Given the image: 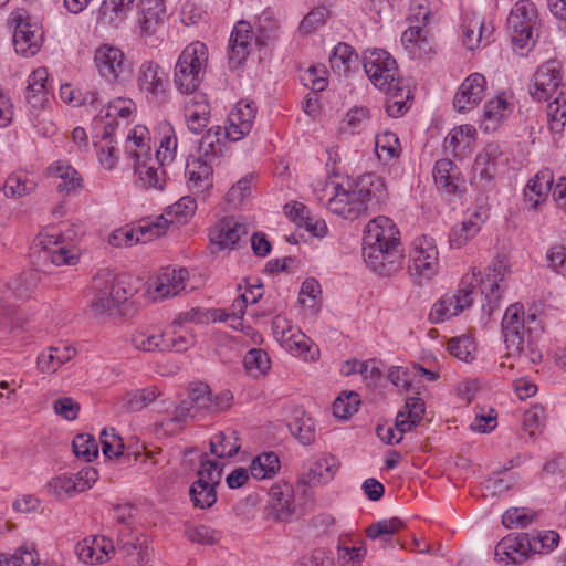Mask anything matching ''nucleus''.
Returning a JSON list of instances; mask_svg holds the SVG:
<instances>
[{
  "instance_id": "obj_64",
  "label": "nucleus",
  "mask_w": 566,
  "mask_h": 566,
  "mask_svg": "<svg viewBox=\"0 0 566 566\" xmlns=\"http://www.w3.org/2000/svg\"><path fill=\"white\" fill-rule=\"evenodd\" d=\"M102 450L105 457L112 459L123 453L124 444L122 438L116 434L115 429H104L101 432Z\"/></svg>"
},
{
  "instance_id": "obj_17",
  "label": "nucleus",
  "mask_w": 566,
  "mask_h": 566,
  "mask_svg": "<svg viewBox=\"0 0 566 566\" xmlns=\"http://www.w3.org/2000/svg\"><path fill=\"white\" fill-rule=\"evenodd\" d=\"M564 90L558 65L555 61L544 63L534 74L531 95L537 101L553 99Z\"/></svg>"
},
{
  "instance_id": "obj_25",
  "label": "nucleus",
  "mask_w": 566,
  "mask_h": 566,
  "mask_svg": "<svg viewBox=\"0 0 566 566\" xmlns=\"http://www.w3.org/2000/svg\"><path fill=\"white\" fill-rule=\"evenodd\" d=\"M188 95L184 108L187 127L191 133L199 134L210 123V104L202 93Z\"/></svg>"
},
{
  "instance_id": "obj_58",
  "label": "nucleus",
  "mask_w": 566,
  "mask_h": 566,
  "mask_svg": "<svg viewBox=\"0 0 566 566\" xmlns=\"http://www.w3.org/2000/svg\"><path fill=\"white\" fill-rule=\"evenodd\" d=\"M329 17V11L326 7L321 6L312 9L301 21L298 31L302 34H311L321 28Z\"/></svg>"
},
{
  "instance_id": "obj_61",
  "label": "nucleus",
  "mask_w": 566,
  "mask_h": 566,
  "mask_svg": "<svg viewBox=\"0 0 566 566\" xmlns=\"http://www.w3.org/2000/svg\"><path fill=\"white\" fill-rule=\"evenodd\" d=\"M291 433L297 438V440L307 446L314 440V423L310 417L295 418L289 424Z\"/></svg>"
},
{
  "instance_id": "obj_62",
  "label": "nucleus",
  "mask_w": 566,
  "mask_h": 566,
  "mask_svg": "<svg viewBox=\"0 0 566 566\" xmlns=\"http://www.w3.org/2000/svg\"><path fill=\"white\" fill-rule=\"evenodd\" d=\"M547 268L562 276H566V247L554 244L546 252Z\"/></svg>"
},
{
  "instance_id": "obj_35",
  "label": "nucleus",
  "mask_w": 566,
  "mask_h": 566,
  "mask_svg": "<svg viewBox=\"0 0 566 566\" xmlns=\"http://www.w3.org/2000/svg\"><path fill=\"white\" fill-rule=\"evenodd\" d=\"M485 218L483 213L476 211L472 213L469 219L463 220L461 223L455 224L449 234V242L451 248L460 249L465 245L472 238H474L481 230Z\"/></svg>"
},
{
  "instance_id": "obj_31",
  "label": "nucleus",
  "mask_w": 566,
  "mask_h": 566,
  "mask_svg": "<svg viewBox=\"0 0 566 566\" xmlns=\"http://www.w3.org/2000/svg\"><path fill=\"white\" fill-rule=\"evenodd\" d=\"M505 273V266L501 263H494L489 268L486 277L481 280V293L485 294L486 304H483V311L489 315L497 307L499 301L501 300V287L500 282L503 280Z\"/></svg>"
},
{
  "instance_id": "obj_43",
  "label": "nucleus",
  "mask_w": 566,
  "mask_h": 566,
  "mask_svg": "<svg viewBox=\"0 0 566 566\" xmlns=\"http://www.w3.org/2000/svg\"><path fill=\"white\" fill-rule=\"evenodd\" d=\"M280 469L279 457L274 452H263L250 464L251 475L256 480L271 479Z\"/></svg>"
},
{
  "instance_id": "obj_27",
  "label": "nucleus",
  "mask_w": 566,
  "mask_h": 566,
  "mask_svg": "<svg viewBox=\"0 0 566 566\" xmlns=\"http://www.w3.org/2000/svg\"><path fill=\"white\" fill-rule=\"evenodd\" d=\"M252 38L253 33L249 22L239 21L234 25L229 40V62L232 66L237 67L245 61L250 54Z\"/></svg>"
},
{
  "instance_id": "obj_42",
  "label": "nucleus",
  "mask_w": 566,
  "mask_h": 566,
  "mask_svg": "<svg viewBox=\"0 0 566 566\" xmlns=\"http://www.w3.org/2000/svg\"><path fill=\"white\" fill-rule=\"evenodd\" d=\"M358 60V55L347 43H338L332 51L329 63L332 70L338 75L347 76L350 67Z\"/></svg>"
},
{
  "instance_id": "obj_22",
  "label": "nucleus",
  "mask_w": 566,
  "mask_h": 566,
  "mask_svg": "<svg viewBox=\"0 0 566 566\" xmlns=\"http://www.w3.org/2000/svg\"><path fill=\"white\" fill-rule=\"evenodd\" d=\"M486 86L485 77L480 73L469 75L459 87L453 106L458 112L472 109L484 97Z\"/></svg>"
},
{
  "instance_id": "obj_34",
  "label": "nucleus",
  "mask_w": 566,
  "mask_h": 566,
  "mask_svg": "<svg viewBox=\"0 0 566 566\" xmlns=\"http://www.w3.org/2000/svg\"><path fill=\"white\" fill-rule=\"evenodd\" d=\"M226 130L221 126H214L208 129L199 144V157L216 163L223 156L226 150Z\"/></svg>"
},
{
  "instance_id": "obj_59",
  "label": "nucleus",
  "mask_w": 566,
  "mask_h": 566,
  "mask_svg": "<svg viewBox=\"0 0 566 566\" xmlns=\"http://www.w3.org/2000/svg\"><path fill=\"white\" fill-rule=\"evenodd\" d=\"M536 514L525 507H511L502 516L503 525L507 528L518 526L527 527L535 520Z\"/></svg>"
},
{
  "instance_id": "obj_11",
  "label": "nucleus",
  "mask_w": 566,
  "mask_h": 566,
  "mask_svg": "<svg viewBox=\"0 0 566 566\" xmlns=\"http://www.w3.org/2000/svg\"><path fill=\"white\" fill-rule=\"evenodd\" d=\"M339 468V461L331 454L313 455L302 464L298 483L307 488H317L331 482Z\"/></svg>"
},
{
  "instance_id": "obj_60",
  "label": "nucleus",
  "mask_w": 566,
  "mask_h": 566,
  "mask_svg": "<svg viewBox=\"0 0 566 566\" xmlns=\"http://www.w3.org/2000/svg\"><path fill=\"white\" fill-rule=\"evenodd\" d=\"M35 187L36 184L31 179L11 176L7 179L3 189L7 197H23L31 193Z\"/></svg>"
},
{
  "instance_id": "obj_29",
  "label": "nucleus",
  "mask_w": 566,
  "mask_h": 566,
  "mask_svg": "<svg viewBox=\"0 0 566 566\" xmlns=\"http://www.w3.org/2000/svg\"><path fill=\"white\" fill-rule=\"evenodd\" d=\"M187 277L188 271L186 269H166L154 283V298L164 300L178 295L185 290Z\"/></svg>"
},
{
  "instance_id": "obj_21",
  "label": "nucleus",
  "mask_w": 566,
  "mask_h": 566,
  "mask_svg": "<svg viewBox=\"0 0 566 566\" xmlns=\"http://www.w3.org/2000/svg\"><path fill=\"white\" fill-rule=\"evenodd\" d=\"M528 543V533L507 535L503 537L495 546V558L499 562L520 565L524 563L532 554L531 549L527 547Z\"/></svg>"
},
{
  "instance_id": "obj_44",
  "label": "nucleus",
  "mask_w": 566,
  "mask_h": 566,
  "mask_svg": "<svg viewBox=\"0 0 566 566\" xmlns=\"http://www.w3.org/2000/svg\"><path fill=\"white\" fill-rule=\"evenodd\" d=\"M548 127L560 133L566 124V92L562 90L547 105Z\"/></svg>"
},
{
  "instance_id": "obj_46",
  "label": "nucleus",
  "mask_w": 566,
  "mask_h": 566,
  "mask_svg": "<svg viewBox=\"0 0 566 566\" xmlns=\"http://www.w3.org/2000/svg\"><path fill=\"white\" fill-rule=\"evenodd\" d=\"M559 535L555 531H543L528 533L527 544L528 549L532 554H546L557 547L559 543Z\"/></svg>"
},
{
  "instance_id": "obj_45",
  "label": "nucleus",
  "mask_w": 566,
  "mask_h": 566,
  "mask_svg": "<svg viewBox=\"0 0 566 566\" xmlns=\"http://www.w3.org/2000/svg\"><path fill=\"white\" fill-rule=\"evenodd\" d=\"M457 168L450 159H440L433 167V179L438 188L448 193H452L457 189L454 182Z\"/></svg>"
},
{
  "instance_id": "obj_39",
  "label": "nucleus",
  "mask_w": 566,
  "mask_h": 566,
  "mask_svg": "<svg viewBox=\"0 0 566 566\" xmlns=\"http://www.w3.org/2000/svg\"><path fill=\"white\" fill-rule=\"evenodd\" d=\"M240 448L239 433L233 429L219 431L210 440V451L218 458H232Z\"/></svg>"
},
{
  "instance_id": "obj_32",
  "label": "nucleus",
  "mask_w": 566,
  "mask_h": 566,
  "mask_svg": "<svg viewBox=\"0 0 566 566\" xmlns=\"http://www.w3.org/2000/svg\"><path fill=\"white\" fill-rule=\"evenodd\" d=\"M553 182L554 176L549 169L538 171L535 177L527 182L524 189V198L530 208L537 209L539 205L546 200Z\"/></svg>"
},
{
  "instance_id": "obj_56",
  "label": "nucleus",
  "mask_w": 566,
  "mask_h": 566,
  "mask_svg": "<svg viewBox=\"0 0 566 566\" xmlns=\"http://www.w3.org/2000/svg\"><path fill=\"white\" fill-rule=\"evenodd\" d=\"M474 134L475 129L471 125H461L459 127H455L444 138V149L454 153L455 149L461 145L468 147Z\"/></svg>"
},
{
  "instance_id": "obj_2",
  "label": "nucleus",
  "mask_w": 566,
  "mask_h": 566,
  "mask_svg": "<svg viewBox=\"0 0 566 566\" xmlns=\"http://www.w3.org/2000/svg\"><path fill=\"white\" fill-rule=\"evenodd\" d=\"M335 193L327 201V208L333 213L349 220H355L369 211H376L386 199L385 184L376 175L361 177L348 190L335 186Z\"/></svg>"
},
{
  "instance_id": "obj_63",
  "label": "nucleus",
  "mask_w": 566,
  "mask_h": 566,
  "mask_svg": "<svg viewBox=\"0 0 566 566\" xmlns=\"http://www.w3.org/2000/svg\"><path fill=\"white\" fill-rule=\"evenodd\" d=\"M186 535L192 543L201 545L217 544L221 537L218 531L206 525L188 527L186 530Z\"/></svg>"
},
{
  "instance_id": "obj_53",
  "label": "nucleus",
  "mask_w": 566,
  "mask_h": 566,
  "mask_svg": "<svg viewBox=\"0 0 566 566\" xmlns=\"http://www.w3.org/2000/svg\"><path fill=\"white\" fill-rule=\"evenodd\" d=\"M72 447L75 455L86 462L93 461L98 455L97 443L91 434H77L73 439Z\"/></svg>"
},
{
  "instance_id": "obj_38",
  "label": "nucleus",
  "mask_w": 566,
  "mask_h": 566,
  "mask_svg": "<svg viewBox=\"0 0 566 566\" xmlns=\"http://www.w3.org/2000/svg\"><path fill=\"white\" fill-rule=\"evenodd\" d=\"M390 92H384L387 95L385 108L390 117L402 116L410 107V101L413 98L412 91L405 81L399 85H394Z\"/></svg>"
},
{
  "instance_id": "obj_55",
  "label": "nucleus",
  "mask_w": 566,
  "mask_h": 566,
  "mask_svg": "<svg viewBox=\"0 0 566 566\" xmlns=\"http://www.w3.org/2000/svg\"><path fill=\"white\" fill-rule=\"evenodd\" d=\"M360 400L357 392H344L333 403V415L340 419H347L357 412Z\"/></svg>"
},
{
  "instance_id": "obj_9",
  "label": "nucleus",
  "mask_w": 566,
  "mask_h": 566,
  "mask_svg": "<svg viewBox=\"0 0 566 566\" xmlns=\"http://www.w3.org/2000/svg\"><path fill=\"white\" fill-rule=\"evenodd\" d=\"M480 271H473L471 277L465 276L462 280V285L454 294H446L438 302H436L429 314L432 323H442L453 316L459 315L462 311L470 307L473 302V282H479L478 276Z\"/></svg>"
},
{
  "instance_id": "obj_6",
  "label": "nucleus",
  "mask_w": 566,
  "mask_h": 566,
  "mask_svg": "<svg viewBox=\"0 0 566 566\" xmlns=\"http://www.w3.org/2000/svg\"><path fill=\"white\" fill-rule=\"evenodd\" d=\"M431 15L429 8L418 4L411 8L410 27L401 35V43L406 51L416 59L427 56L432 52V39L427 28Z\"/></svg>"
},
{
  "instance_id": "obj_18",
  "label": "nucleus",
  "mask_w": 566,
  "mask_h": 566,
  "mask_svg": "<svg viewBox=\"0 0 566 566\" xmlns=\"http://www.w3.org/2000/svg\"><path fill=\"white\" fill-rule=\"evenodd\" d=\"M256 115V105L253 101H241L235 104L228 116L226 137L231 142L241 140L252 127Z\"/></svg>"
},
{
  "instance_id": "obj_33",
  "label": "nucleus",
  "mask_w": 566,
  "mask_h": 566,
  "mask_svg": "<svg viewBox=\"0 0 566 566\" xmlns=\"http://www.w3.org/2000/svg\"><path fill=\"white\" fill-rule=\"evenodd\" d=\"M46 176L59 178L61 182L56 189L64 195L75 193L82 188V178L80 174L65 161H54L46 168Z\"/></svg>"
},
{
  "instance_id": "obj_37",
  "label": "nucleus",
  "mask_w": 566,
  "mask_h": 566,
  "mask_svg": "<svg viewBox=\"0 0 566 566\" xmlns=\"http://www.w3.org/2000/svg\"><path fill=\"white\" fill-rule=\"evenodd\" d=\"M75 354V348L70 345L51 346L48 352L39 355L38 368L43 374L55 373L62 365L70 361Z\"/></svg>"
},
{
  "instance_id": "obj_3",
  "label": "nucleus",
  "mask_w": 566,
  "mask_h": 566,
  "mask_svg": "<svg viewBox=\"0 0 566 566\" xmlns=\"http://www.w3.org/2000/svg\"><path fill=\"white\" fill-rule=\"evenodd\" d=\"M524 311L518 304L509 306L502 319V334L509 356H516L522 364H537L542 354L532 340L525 338Z\"/></svg>"
},
{
  "instance_id": "obj_30",
  "label": "nucleus",
  "mask_w": 566,
  "mask_h": 566,
  "mask_svg": "<svg viewBox=\"0 0 566 566\" xmlns=\"http://www.w3.org/2000/svg\"><path fill=\"white\" fill-rule=\"evenodd\" d=\"M269 507L277 521H287L294 512V493L289 484H275L269 491Z\"/></svg>"
},
{
  "instance_id": "obj_7",
  "label": "nucleus",
  "mask_w": 566,
  "mask_h": 566,
  "mask_svg": "<svg viewBox=\"0 0 566 566\" xmlns=\"http://www.w3.org/2000/svg\"><path fill=\"white\" fill-rule=\"evenodd\" d=\"M272 331L281 346L294 356H301L306 360H315L318 348L314 347L311 339L295 325L283 316H275L272 321Z\"/></svg>"
},
{
  "instance_id": "obj_47",
  "label": "nucleus",
  "mask_w": 566,
  "mask_h": 566,
  "mask_svg": "<svg viewBox=\"0 0 566 566\" xmlns=\"http://www.w3.org/2000/svg\"><path fill=\"white\" fill-rule=\"evenodd\" d=\"M403 522L397 517L382 520L368 526L366 535L370 539L380 538L384 542H388L389 538L403 528Z\"/></svg>"
},
{
  "instance_id": "obj_8",
  "label": "nucleus",
  "mask_w": 566,
  "mask_h": 566,
  "mask_svg": "<svg viewBox=\"0 0 566 566\" xmlns=\"http://www.w3.org/2000/svg\"><path fill=\"white\" fill-rule=\"evenodd\" d=\"M439 251L429 237H421L413 241L410 252L409 272L418 284L430 281L439 271Z\"/></svg>"
},
{
  "instance_id": "obj_26",
  "label": "nucleus",
  "mask_w": 566,
  "mask_h": 566,
  "mask_svg": "<svg viewBox=\"0 0 566 566\" xmlns=\"http://www.w3.org/2000/svg\"><path fill=\"white\" fill-rule=\"evenodd\" d=\"M213 163L201 157H190L186 164L188 188L196 195L212 187Z\"/></svg>"
},
{
  "instance_id": "obj_36",
  "label": "nucleus",
  "mask_w": 566,
  "mask_h": 566,
  "mask_svg": "<svg viewBox=\"0 0 566 566\" xmlns=\"http://www.w3.org/2000/svg\"><path fill=\"white\" fill-rule=\"evenodd\" d=\"M211 390L206 384L196 385L190 391V402L184 401L175 410V420L184 421L186 418H196L199 409H206L210 401Z\"/></svg>"
},
{
  "instance_id": "obj_4",
  "label": "nucleus",
  "mask_w": 566,
  "mask_h": 566,
  "mask_svg": "<svg viewBox=\"0 0 566 566\" xmlns=\"http://www.w3.org/2000/svg\"><path fill=\"white\" fill-rule=\"evenodd\" d=\"M208 62L205 43L196 41L180 53L174 72V83L181 93L192 94L199 87Z\"/></svg>"
},
{
  "instance_id": "obj_1",
  "label": "nucleus",
  "mask_w": 566,
  "mask_h": 566,
  "mask_svg": "<svg viewBox=\"0 0 566 566\" xmlns=\"http://www.w3.org/2000/svg\"><path fill=\"white\" fill-rule=\"evenodd\" d=\"M363 255L371 271L390 276L402 265L400 232L396 224L386 216L370 220L365 228Z\"/></svg>"
},
{
  "instance_id": "obj_13",
  "label": "nucleus",
  "mask_w": 566,
  "mask_h": 566,
  "mask_svg": "<svg viewBox=\"0 0 566 566\" xmlns=\"http://www.w3.org/2000/svg\"><path fill=\"white\" fill-rule=\"evenodd\" d=\"M168 221L159 216L155 221H145L137 229L120 228L115 230L108 238L112 247H132L138 242H146L165 233Z\"/></svg>"
},
{
  "instance_id": "obj_28",
  "label": "nucleus",
  "mask_w": 566,
  "mask_h": 566,
  "mask_svg": "<svg viewBox=\"0 0 566 566\" xmlns=\"http://www.w3.org/2000/svg\"><path fill=\"white\" fill-rule=\"evenodd\" d=\"M113 549L112 542L104 536L85 538L75 546L78 559L85 564L103 563Z\"/></svg>"
},
{
  "instance_id": "obj_10",
  "label": "nucleus",
  "mask_w": 566,
  "mask_h": 566,
  "mask_svg": "<svg viewBox=\"0 0 566 566\" xmlns=\"http://www.w3.org/2000/svg\"><path fill=\"white\" fill-rule=\"evenodd\" d=\"M537 21V10L530 0H520L511 9L506 28L512 42L518 48H525L533 41V30Z\"/></svg>"
},
{
  "instance_id": "obj_16",
  "label": "nucleus",
  "mask_w": 566,
  "mask_h": 566,
  "mask_svg": "<svg viewBox=\"0 0 566 566\" xmlns=\"http://www.w3.org/2000/svg\"><path fill=\"white\" fill-rule=\"evenodd\" d=\"M42 244V258L50 260L53 265H75L80 254L77 250L65 242V235L55 232L42 233L39 238Z\"/></svg>"
},
{
  "instance_id": "obj_49",
  "label": "nucleus",
  "mask_w": 566,
  "mask_h": 566,
  "mask_svg": "<svg viewBox=\"0 0 566 566\" xmlns=\"http://www.w3.org/2000/svg\"><path fill=\"white\" fill-rule=\"evenodd\" d=\"M82 486H76L73 475L62 474L50 480L48 489L57 499L72 497L83 492Z\"/></svg>"
},
{
  "instance_id": "obj_48",
  "label": "nucleus",
  "mask_w": 566,
  "mask_h": 566,
  "mask_svg": "<svg viewBox=\"0 0 566 566\" xmlns=\"http://www.w3.org/2000/svg\"><path fill=\"white\" fill-rule=\"evenodd\" d=\"M0 566H39V555L34 548L21 546L11 555H0Z\"/></svg>"
},
{
  "instance_id": "obj_52",
  "label": "nucleus",
  "mask_w": 566,
  "mask_h": 566,
  "mask_svg": "<svg viewBox=\"0 0 566 566\" xmlns=\"http://www.w3.org/2000/svg\"><path fill=\"white\" fill-rule=\"evenodd\" d=\"M190 499L196 507L209 509L217 502L216 489L195 481L189 490Z\"/></svg>"
},
{
  "instance_id": "obj_15",
  "label": "nucleus",
  "mask_w": 566,
  "mask_h": 566,
  "mask_svg": "<svg viewBox=\"0 0 566 566\" xmlns=\"http://www.w3.org/2000/svg\"><path fill=\"white\" fill-rule=\"evenodd\" d=\"M97 291L92 307L96 313H106L127 298V292L119 280L107 275L94 277Z\"/></svg>"
},
{
  "instance_id": "obj_5",
  "label": "nucleus",
  "mask_w": 566,
  "mask_h": 566,
  "mask_svg": "<svg viewBox=\"0 0 566 566\" xmlns=\"http://www.w3.org/2000/svg\"><path fill=\"white\" fill-rule=\"evenodd\" d=\"M363 66L370 82L382 92H390L392 86L403 80L399 76L396 60L382 49L366 50Z\"/></svg>"
},
{
  "instance_id": "obj_14",
  "label": "nucleus",
  "mask_w": 566,
  "mask_h": 566,
  "mask_svg": "<svg viewBox=\"0 0 566 566\" xmlns=\"http://www.w3.org/2000/svg\"><path fill=\"white\" fill-rule=\"evenodd\" d=\"M247 234V226L230 216L219 219L210 228L209 240L217 251L233 250L239 247L240 240Z\"/></svg>"
},
{
  "instance_id": "obj_50",
  "label": "nucleus",
  "mask_w": 566,
  "mask_h": 566,
  "mask_svg": "<svg viewBox=\"0 0 566 566\" xmlns=\"http://www.w3.org/2000/svg\"><path fill=\"white\" fill-rule=\"evenodd\" d=\"M176 150L177 137L175 136L174 128L169 124H165L163 126V138L156 151V163L164 165L167 161H171Z\"/></svg>"
},
{
  "instance_id": "obj_54",
  "label": "nucleus",
  "mask_w": 566,
  "mask_h": 566,
  "mask_svg": "<svg viewBox=\"0 0 566 566\" xmlns=\"http://www.w3.org/2000/svg\"><path fill=\"white\" fill-rule=\"evenodd\" d=\"M376 151L385 160L397 158L400 154L399 139L396 134L386 132L376 137Z\"/></svg>"
},
{
  "instance_id": "obj_51",
  "label": "nucleus",
  "mask_w": 566,
  "mask_h": 566,
  "mask_svg": "<svg viewBox=\"0 0 566 566\" xmlns=\"http://www.w3.org/2000/svg\"><path fill=\"white\" fill-rule=\"evenodd\" d=\"M158 394V390L154 387L134 390L127 395L123 408L129 412L140 411L155 401Z\"/></svg>"
},
{
  "instance_id": "obj_12",
  "label": "nucleus",
  "mask_w": 566,
  "mask_h": 566,
  "mask_svg": "<svg viewBox=\"0 0 566 566\" xmlns=\"http://www.w3.org/2000/svg\"><path fill=\"white\" fill-rule=\"evenodd\" d=\"M138 86L148 102L160 105L167 99L168 76L165 70L153 61L140 65Z\"/></svg>"
},
{
  "instance_id": "obj_19",
  "label": "nucleus",
  "mask_w": 566,
  "mask_h": 566,
  "mask_svg": "<svg viewBox=\"0 0 566 566\" xmlns=\"http://www.w3.org/2000/svg\"><path fill=\"white\" fill-rule=\"evenodd\" d=\"M499 144L490 143L475 157L473 165V179L482 186L490 184L496 176L499 167L505 164Z\"/></svg>"
},
{
  "instance_id": "obj_41",
  "label": "nucleus",
  "mask_w": 566,
  "mask_h": 566,
  "mask_svg": "<svg viewBox=\"0 0 566 566\" xmlns=\"http://www.w3.org/2000/svg\"><path fill=\"white\" fill-rule=\"evenodd\" d=\"M142 155L135 151V172L138 175V180L142 186L145 188H155L163 189L165 179L163 178L164 171L159 174L158 168L155 167L154 164H148L147 159L151 161L150 158L146 157L143 159Z\"/></svg>"
},
{
  "instance_id": "obj_40",
  "label": "nucleus",
  "mask_w": 566,
  "mask_h": 566,
  "mask_svg": "<svg viewBox=\"0 0 566 566\" xmlns=\"http://www.w3.org/2000/svg\"><path fill=\"white\" fill-rule=\"evenodd\" d=\"M133 346L143 352H164L167 349L166 333L158 329H138L132 334Z\"/></svg>"
},
{
  "instance_id": "obj_24",
  "label": "nucleus",
  "mask_w": 566,
  "mask_h": 566,
  "mask_svg": "<svg viewBox=\"0 0 566 566\" xmlns=\"http://www.w3.org/2000/svg\"><path fill=\"white\" fill-rule=\"evenodd\" d=\"M138 24L143 36L155 35L165 24L167 10L164 0H140Z\"/></svg>"
},
{
  "instance_id": "obj_57",
  "label": "nucleus",
  "mask_w": 566,
  "mask_h": 566,
  "mask_svg": "<svg viewBox=\"0 0 566 566\" xmlns=\"http://www.w3.org/2000/svg\"><path fill=\"white\" fill-rule=\"evenodd\" d=\"M474 344L469 336L453 337L448 343V352L455 358L469 363L474 358Z\"/></svg>"
},
{
  "instance_id": "obj_23",
  "label": "nucleus",
  "mask_w": 566,
  "mask_h": 566,
  "mask_svg": "<svg viewBox=\"0 0 566 566\" xmlns=\"http://www.w3.org/2000/svg\"><path fill=\"white\" fill-rule=\"evenodd\" d=\"M42 31L36 23L19 18L13 34L15 52L23 56L35 55L42 43Z\"/></svg>"
},
{
  "instance_id": "obj_20",
  "label": "nucleus",
  "mask_w": 566,
  "mask_h": 566,
  "mask_svg": "<svg viewBox=\"0 0 566 566\" xmlns=\"http://www.w3.org/2000/svg\"><path fill=\"white\" fill-rule=\"evenodd\" d=\"M94 63L99 75L107 81H115L126 70L123 51L109 44H103L96 49Z\"/></svg>"
}]
</instances>
